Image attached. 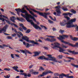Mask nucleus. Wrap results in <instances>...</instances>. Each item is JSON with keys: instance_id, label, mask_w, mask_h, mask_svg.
<instances>
[{"instance_id": "7", "label": "nucleus", "mask_w": 78, "mask_h": 78, "mask_svg": "<svg viewBox=\"0 0 78 78\" xmlns=\"http://www.w3.org/2000/svg\"><path fill=\"white\" fill-rule=\"evenodd\" d=\"M22 39H23V40H25L26 41L30 43H32L34 44H35L36 45H39V43L37 42H36L34 41L33 40H29V38L28 37H27L26 36H22L21 37Z\"/></svg>"}, {"instance_id": "31", "label": "nucleus", "mask_w": 78, "mask_h": 78, "mask_svg": "<svg viewBox=\"0 0 78 78\" xmlns=\"http://www.w3.org/2000/svg\"><path fill=\"white\" fill-rule=\"evenodd\" d=\"M40 26L42 28H44L45 30H47V28L45 26L42 25H40Z\"/></svg>"}, {"instance_id": "49", "label": "nucleus", "mask_w": 78, "mask_h": 78, "mask_svg": "<svg viewBox=\"0 0 78 78\" xmlns=\"http://www.w3.org/2000/svg\"><path fill=\"white\" fill-rule=\"evenodd\" d=\"M60 25H61V26H64L63 22L60 23Z\"/></svg>"}, {"instance_id": "63", "label": "nucleus", "mask_w": 78, "mask_h": 78, "mask_svg": "<svg viewBox=\"0 0 78 78\" xmlns=\"http://www.w3.org/2000/svg\"><path fill=\"white\" fill-rule=\"evenodd\" d=\"M59 57L60 59H61V58H62V55H59Z\"/></svg>"}, {"instance_id": "56", "label": "nucleus", "mask_w": 78, "mask_h": 78, "mask_svg": "<svg viewBox=\"0 0 78 78\" xmlns=\"http://www.w3.org/2000/svg\"><path fill=\"white\" fill-rule=\"evenodd\" d=\"M11 57H12V58H14V55L13 54H11Z\"/></svg>"}, {"instance_id": "51", "label": "nucleus", "mask_w": 78, "mask_h": 78, "mask_svg": "<svg viewBox=\"0 0 78 78\" xmlns=\"http://www.w3.org/2000/svg\"><path fill=\"white\" fill-rule=\"evenodd\" d=\"M2 16H3V17H4V18H5V19H7V20H9V19L8 18V17H7L6 16H4V15H3Z\"/></svg>"}, {"instance_id": "26", "label": "nucleus", "mask_w": 78, "mask_h": 78, "mask_svg": "<svg viewBox=\"0 0 78 78\" xmlns=\"http://www.w3.org/2000/svg\"><path fill=\"white\" fill-rule=\"evenodd\" d=\"M30 13L33 16H34V17H37V15H34L33 12L31 11H30Z\"/></svg>"}, {"instance_id": "12", "label": "nucleus", "mask_w": 78, "mask_h": 78, "mask_svg": "<svg viewBox=\"0 0 78 78\" xmlns=\"http://www.w3.org/2000/svg\"><path fill=\"white\" fill-rule=\"evenodd\" d=\"M8 28V25H5L4 27L2 28V29L0 30V33H2L3 32V31L4 32H5L6 30V29Z\"/></svg>"}, {"instance_id": "42", "label": "nucleus", "mask_w": 78, "mask_h": 78, "mask_svg": "<svg viewBox=\"0 0 78 78\" xmlns=\"http://www.w3.org/2000/svg\"><path fill=\"white\" fill-rule=\"evenodd\" d=\"M48 22H49V23H51V24L53 23V22L52 21H51V20H48Z\"/></svg>"}, {"instance_id": "47", "label": "nucleus", "mask_w": 78, "mask_h": 78, "mask_svg": "<svg viewBox=\"0 0 78 78\" xmlns=\"http://www.w3.org/2000/svg\"><path fill=\"white\" fill-rule=\"evenodd\" d=\"M30 31H30V30L29 29L26 31V33H30Z\"/></svg>"}, {"instance_id": "34", "label": "nucleus", "mask_w": 78, "mask_h": 78, "mask_svg": "<svg viewBox=\"0 0 78 78\" xmlns=\"http://www.w3.org/2000/svg\"><path fill=\"white\" fill-rule=\"evenodd\" d=\"M66 58H68V59H71L72 60H75V58H73L72 57H66Z\"/></svg>"}, {"instance_id": "35", "label": "nucleus", "mask_w": 78, "mask_h": 78, "mask_svg": "<svg viewBox=\"0 0 78 78\" xmlns=\"http://www.w3.org/2000/svg\"><path fill=\"white\" fill-rule=\"evenodd\" d=\"M67 51L68 52H69V53H74V51H72L69 49H68Z\"/></svg>"}, {"instance_id": "30", "label": "nucleus", "mask_w": 78, "mask_h": 78, "mask_svg": "<svg viewBox=\"0 0 78 78\" xmlns=\"http://www.w3.org/2000/svg\"><path fill=\"white\" fill-rule=\"evenodd\" d=\"M71 65H72V66H73V67H76V68H78V65H76L73 64H71Z\"/></svg>"}, {"instance_id": "5", "label": "nucleus", "mask_w": 78, "mask_h": 78, "mask_svg": "<svg viewBox=\"0 0 78 78\" xmlns=\"http://www.w3.org/2000/svg\"><path fill=\"white\" fill-rule=\"evenodd\" d=\"M29 9L30 10H31L32 11H33L35 12H37V13L39 15L44 17L45 19H47V15H50V13L49 12L48 13L41 12L39 11H36L34 9H33L30 8H29Z\"/></svg>"}, {"instance_id": "38", "label": "nucleus", "mask_w": 78, "mask_h": 78, "mask_svg": "<svg viewBox=\"0 0 78 78\" xmlns=\"http://www.w3.org/2000/svg\"><path fill=\"white\" fill-rule=\"evenodd\" d=\"M54 75L55 76H59V74L58 73H56L54 74Z\"/></svg>"}, {"instance_id": "23", "label": "nucleus", "mask_w": 78, "mask_h": 78, "mask_svg": "<svg viewBox=\"0 0 78 78\" xmlns=\"http://www.w3.org/2000/svg\"><path fill=\"white\" fill-rule=\"evenodd\" d=\"M72 40L73 41H76L77 40H78V38H76V37H72L71 38Z\"/></svg>"}, {"instance_id": "64", "label": "nucleus", "mask_w": 78, "mask_h": 78, "mask_svg": "<svg viewBox=\"0 0 78 78\" xmlns=\"http://www.w3.org/2000/svg\"><path fill=\"white\" fill-rule=\"evenodd\" d=\"M69 78H73V76H69Z\"/></svg>"}, {"instance_id": "39", "label": "nucleus", "mask_w": 78, "mask_h": 78, "mask_svg": "<svg viewBox=\"0 0 78 78\" xmlns=\"http://www.w3.org/2000/svg\"><path fill=\"white\" fill-rule=\"evenodd\" d=\"M61 46H62V47H63V48H67V47H68L67 46H66L63 44H62Z\"/></svg>"}, {"instance_id": "8", "label": "nucleus", "mask_w": 78, "mask_h": 78, "mask_svg": "<svg viewBox=\"0 0 78 78\" xmlns=\"http://www.w3.org/2000/svg\"><path fill=\"white\" fill-rule=\"evenodd\" d=\"M55 8H57V9L55 11L57 12V16H60V14H61V9H60L61 7L58 5L56 6L55 7Z\"/></svg>"}, {"instance_id": "1", "label": "nucleus", "mask_w": 78, "mask_h": 78, "mask_svg": "<svg viewBox=\"0 0 78 78\" xmlns=\"http://www.w3.org/2000/svg\"><path fill=\"white\" fill-rule=\"evenodd\" d=\"M25 8L23 7L22 9V11L24 12V13H25V15H24L22 13L21 14V15L22 16L24 17V18H25L26 19V20L28 22H30L31 25H33L34 27L36 28V30H38L39 29V30H42V28L39 26H38L37 24H35L34 22H33V21L32 20H30V17H31V16L30 14H28V13H27V11L25 10H24Z\"/></svg>"}, {"instance_id": "61", "label": "nucleus", "mask_w": 78, "mask_h": 78, "mask_svg": "<svg viewBox=\"0 0 78 78\" xmlns=\"http://www.w3.org/2000/svg\"><path fill=\"white\" fill-rule=\"evenodd\" d=\"M44 76V75H39L38 76V77H42V76Z\"/></svg>"}, {"instance_id": "60", "label": "nucleus", "mask_w": 78, "mask_h": 78, "mask_svg": "<svg viewBox=\"0 0 78 78\" xmlns=\"http://www.w3.org/2000/svg\"><path fill=\"white\" fill-rule=\"evenodd\" d=\"M20 24V26L22 27V28L24 27L23 24Z\"/></svg>"}, {"instance_id": "18", "label": "nucleus", "mask_w": 78, "mask_h": 78, "mask_svg": "<svg viewBox=\"0 0 78 78\" xmlns=\"http://www.w3.org/2000/svg\"><path fill=\"white\" fill-rule=\"evenodd\" d=\"M16 19L15 16H13L10 17V20L13 22L15 23L16 22L14 20H16Z\"/></svg>"}, {"instance_id": "41", "label": "nucleus", "mask_w": 78, "mask_h": 78, "mask_svg": "<svg viewBox=\"0 0 78 78\" xmlns=\"http://www.w3.org/2000/svg\"><path fill=\"white\" fill-rule=\"evenodd\" d=\"M7 38L8 39H12V37L11 36H7Z\"/></svg>"}, {"instance_id": "36", "label": "nucleus", "mask_w": 78, "mask_h": 78, "mask_svg": "<svg viewBox=\"0 0 78 78\" xmlns=\"http://www.w3.org/2000/svg\"><path fill=\"white\" fill-rule=\"evenodd\" d=\"M4 70H7V71H9L10 70H11V69L10 68H5Z\"/></svg>"}, {"instance_id": "45", "label": "nucleus", "mask_w": 78, "mask_h": 78, "mask_svg": "<svg viewBox=\"0 0 78 78\" xmlns=\"http://www.w3.org/2000/svg\"><path fill=\"white\" fill-rule=\"evenodd\" d=\"M22 27H19L18 28V29L20 31H23V29H22Z\"/></svg>"}, {"instance_id": "17", "label": "nucleus", "mask_w": 78, "mask_h": 78, "mask_svg": "<svg viewBox=\"0 0 78 78\" xmlns=\"http://www.w3.org/2000/svg\"><path fill=\"white\" fill-rule=\"evenodd\" d=\"M29 17L31 19H32L33 20L36 22L38 25H39L40 24V23L39 22L36 21V19H35L33 16H31V17Z\"/></svg>"}, {"instance_id": "10", "label": "nucleus", "mask_w": 78, "mask_h": 78, "mask_svg": "<svg viewBox=\"0 0 78 78\" xmlns=\"http://www.w3.org/2000/svg\"><path fill=\"white\" fill-rule=\"evenodd\" d=\"M23 43L24 45H25L27 48H29L30 47H32L33 46H34V44H29L28 43H26L25 41H23Z\"/></svg>"}, {"instance_id": "13", "label": "nucleus", "mask_w": 78, "mask_h": 78, "mask_svg": "<svg viewBox=\"0 0 78 78\" xmlns=\"http://www.w3.org/2000/svg\"><path fill=\"white\" fill-rule=\"evenodd\" d=\"M45 40L46 41H49V42H54V41H56V39L55 38H51V39H50L49 38H47L46 39H45Z\"/></svg>"}, {"instance_id": "16", "label": "nucleus", "mask_w": 78, "mask_h": 78, "mask_svg": "<svg viewBox=\"0 0 78 78\" xmlns=\"http://www.w3.org/2000/svg\"><path fill=\"white\" fill-rule=\"evenodd\" d=\"M48 73L53 74V72H51V71H48L47 72H44L42 74L46 75H47V74H48Z\"/></svg>"}, {"instance_id": "15", "label": "nucleus", "mask_w": 78, "mask_h": 78, "mask_svg": "<svg viewBox=\"0 0 78 78\" xmlns=\"http://www.w3.org/2000/svg\"><path fill=\"white\" fill-rule=\"evenodd\" d=\"M16 19L18 20H19V21H21V22H25V20H24L23 18L22 17H17Z\"/></svg>"}, {"instance_id": "4", "label": "nucleus", "mask_w": 78, "mask_h": 78, "mask_svg": "<svg viewBox=\"0 0 78 78\" xmlns=\"http://www.w3.org/2000/svg\"><path fill=\"white\" fill-rule=\"evenodd\" d=\"M54 44L55 45H54V44H53V43L51 44V45L52 46H53V47H52V48L53 49H56V48H59L60 49L59 50V51L60 52H63V51H66V50L64 49H63L61 47L59 46V45H60L59 43L58 42H55L54 43Z\"/></svg>"}, {"instance_id": "24", "label": "nucleus", "mask_w": 78, "mask_h": 78, "mask_svg": "<svg viewBox=\"0 0 78 78\" xmlns=\"http://www.w3.org/2000/svg\"><path fill=\"white\" fill-rule=\"evenodd\" d=\"M39 70L40 71H44L45 70V69L42 66H40L39 69Z\"/></svg>"}, {"instance_id": "29", "label": "nucleus", "mask_w": 78, "mask_h": 78, "mask_svg": "<svg viewBox=\"0 0 78 78\" xmlns=\"http://www.w3.org/2000/svg\"><path fill=\"white\" fill-rule=\"evenodd\" d=\"M71 12H73V14H76V12L73 9H72L71 10Z\"/></svg>"}, {"instance_id": "62", "label": "nucleus", "mask_w": 78, "mask_h": 78, "mask_svg": "<svg viewBox=\"0 0 78 78\" xmlns=\"http://www.w3.org/2000/svg\"><path fill=\"white\" fill-rule=\"evenodd\" d=\"M15 56H16L18 58H20V56H19V55L17 54H15Z\"/></svg>"}, {"instance_id": "59", "label": "nucleus", "mask_w": 78, "mask_h": 78, "mask_svg": "<svg viewBox=\"0 0 78 78\" xmlns=\"http://www.w3.org/2000/svg\"><path fill=\"white\" fill-rule=\"evenodd\" d=\"M44 48L45 50H48V48L47 47H44Z\"/></svg>"}, {"instance_id": "54", "label": "nucleus", "mask_w": 78, "mask_h": 78, "mask_svg": "<svg viewBox=\"0 0 78 78\" xmlns=\"http://www.w3.org/2000/svg\"><path fill=\"white\" fill-rule=\"evenodd\" d=\"M16 36V34H13L12 35V37H15V36Z\"/></svg>"}, {"instance_id": "11", "label": "nucleus", "mask_w": 78, "mask_h": 78, "mask_svg": "<svg viewBox=\"0 0 78 78\" xmlns=\"http://www.w3.org/2000/svg\"><path fill=\"white\" fill-rule=\"evenodd\" d=\"M4 47H9V48H10V49H12V50H13V48H12L11 47H10V46L9 45H6L5 44H3L2 46L0 45V48H4Z\"/></svg>"}, {"instance_id": "40", "label": "nucleus", "mask_w": 78, "mask_h": 78, "mask_svg": "<svg viewBox=\"0 0 78 78\" xmlns=\"http://www.w3.org/2000/svg\"><path fill=\"white\" fill-rule=\"evenodd\" d=\"M46 36H47V37H51V38H54V37H55L52 36L47 35Z\"/></svg>"}, {"instance_id": "14", "label": "nucleus", "mask_w": 78, "mask_h": 78, "mask_svg": "<svg viewBox=\"0 0 78 78\" xmlns=\"http://www.w3.org/2000/svg\"><path fill=\"white\" fill-rule=\"evenodd\" d=\"M15 10L17 11V13L18 15H20V14L19 13V12H21L22 13H24V12L23 11H22V9H15Z\"/></svg>"}, {"instance_id": "33", "label": "nucleus", "mask_w": 78, "mask_h": 78, "mask_svg": "<svg viewBox=\"0 0 78 78\" xmlns=\"http://www.w3.org/2000/svg\"><path fill=\"white\" fill-rule=\"evenodd\" d=\"M70 74H68L67 75H65L64 74V76H65V77H66V78H69V75Z\"/></svg>"}, {"instance_id": "9", "label": "nucleus", "mask_w": 78, "mask_h": 78, "mask_svg": "<svg viewBox=\"0 0 78 78\" xmlns=\"http://www.w3.org/2000/svg\"><path fill=\"white\" fill-rule=\"evenodd\" d=\"M20 51L21 52V53H25L26 56H27V53L30 54V55H32V53L29 51L28 50H27L26 49H25L24 50H21Z\"/></svg>"}, {"instance_id": "43", "label": "nucleus", "mask_w": 78, "mask_h": 78, "mask_svg": "<svg viewBox=\"0 0 78 78\" xmlns=\"http://www.w3.org/2000/svg\"><path fill=\"white\" fill-rule=\"evenodd\" d=\"M33 74H34V75H38V74H39V72H34Z\"/></svg>"}, {"instance_id": "20", "label": "nucleus", "mask_w": 78, "mask_h": 78, "mask_svg": "<svg viewBox=\"0 0 78 78\" xmlns=\"http://www.w3.org/2000/svg\"><path fill=\"white\" fill-rule=\"evenodd\" d=\"M12 69H14L15 71H16V72H19V70L17 69H18V67H17V66H15L12 67Z\"/></svg>"}, {"instance_id": "53", "label": "nucleus", "mask_w": 78, "mask_h": 78, "mask_svg": "<svg viewBox=\"0 0 78 78\" xmlns=\"http://www.w3.org/2000/svg\"><path fill=\"white\" fill-rule=\"evenodd\" d=\"M23 29V30H25L26 31V30H27V28H26V27H23L22 28Z\"/></svg>"}, {"instance_id": "27", "label": "nucleus", "mask_w": 78, "mask_h": 78, "mask_svg": "<svg viewBox=\"0 0 78 78\" xmlns=\"http://www.w3.org/2000/svg\"><path fill=\"white\" fill-rule=\"evenodd\" d=\"M64 76V74L62 73L61 74L59 75V78H63Z\"/></svg>"}, {"instance_id": "32", "label": "nucleus", "mask_w": 78, "mask_h": 78, "mask_svg": "<svg viewBox=\"0 0 78 78\" xmlns=\"http://www.w3.org/2000/svg\"><path fill=\"white\" fill-rule=\"evenodd\" d=\"M64 17H65V19H66L67 20H70V18L69 17H68L66 16H64Z\"/></svg>"}, {"instance_id": "50", "label": "nucleus", "mask_w": 78, "mask_h": 78, "mask_svg": "<svg viewBox=\"0 0 78 78\" xmlns=\"http://www.w3.org/2000/svg\"><path fill=\"white\" fill-rule=\"evenodd\" d=\"M16 34L18 37H19L20 38V37H21V36H20L21 35L20 34V35L19 34V33H17Z\"/></svg>"}, {"instance_id": "28", "label": "nucleus", "mask_w": 78, "mask_h": 78, "mask_svg": "<svg viewBox=\"0 0 78 78\" xmlns=\"http://www.w3.org/2000/svg\"><path fill=\"white\" fill-rule=\"evenodd\" d=\"M62 10H63L64 11H68V9H67V8H65L63 7L62 8Z\"/></svg>"}, {"instance_id": "48", "label": "nucleus", "mask_w": 78, "mask_h": 78, "mask_svg": "<svg viewBox=\"0 0 78 78\" xmlns=\"http://www.w3.org/2000/svg\"><path fill=\"white\" fill-rule=\"evenodd\" d=\"M0 20H2V22H5V19H4V18H0Z\"/></svg>"}, {"instance_id": "19", "label": "nucleus", "mask_w": 78, "mask_h": 78, "mask_svg": "<svg viewBox=\"0 0 78 78\" xmlns=\"http://www.w3.org/2000/svg\"><path fill=\"white\" fill-rule=\"evenodd\" d=\"M63 16H68L69 15V16L70 17H71L70 16H72V15H73V14L68 12L67 13H64L63 14Z\"/></svg>"}, {"instance_id": "21", "label": "nucleus", "mask_w": 78, "mask_h": 78, "mask_svg": "<svg viewBox=\"0 0 78 78\" xmlns=\"http://www.w3.org/2000/svg\"><path fill=\"white\" fill-rule=\"evenodd\" d=\"M41 53V52H34V55H33V56H38Z\"/></svg>"}, {"instance_id": "37", "label": "nucleus", "mask_w": 78, "mask_h": 78, "mask_svg": "<svg viewBox=\"0 0 78 78\" xmlns=\"http://www.w3.org/2000/svg\"><path fill=\"white\" fill-rule=\"evenodd\" d=\"M10 77V75L9 74L7 75V76H4V78H9Z\"/></svg>"}, {"instance_id": "3", "label": "nucleus", "mask_w": 78, "mask_h": 78, "mask_svg": "<svg viewBox=\"0 0 78 78\" xmlns=\"http://www.w3.org/2000/svg\"><path fill=\"white\" fill-rule=\"evenodd\" d=\"M47 56H48V58H45L44 56H41L39 57V58H38V59H45V60H50L51 61H52L54 62H57L58 61L56 60V58L54 57H52L51 55H48Z\"/></svg>"}, {"instance_id": "25", "label": "nucleus", "mask_w": 78, "mask_h": 78, "mask_svg": "<svg viewBox=\"0 0 78 78\" xmlns=\"http://www.w3.org/2000/svg\"><path fill=\"white\" fill-rule=\"evenodd\" d=\"M62 22L63 23V24L64 25V26L66 25V27H67V24L68 23V22H67V21H66V20H64Z\"/></svg>"}, {"instance_id": "2", "label": "nucleus", "mask_w": 78, "mask_h": 78, "mask_svg": "<svg viewBox=\"0 0 78 78\" xmlns=\"http://www.w3.org/2000/svg\"><path fill=\"white\" fill-rule=\"evenodd\" d=\"M59 37H57V39H59V40H60V41H61V42H62V43L65 44H68L69 45L71 46V47H78V42L76 43L75 45H73L70 44L69 42H66L64 40H62L64 39L65 37H68V36L63 35L62 36L59 35Z\"/></svg>"}, {"instance_id": "57", "label": "nucleus", "mask_w": 78, "mask_h": 78, "mask_svg": "<svg viewBox=\"0 0 78 78\" xmlns=\"http://www.w3.org/2000/svg\"><path fill=\"white\" fill-rule=\"evenodd\" d=\"M49 17L50 18V19H51V20H54V19H53V18L51 17V16H49Z\"/></svg>"}, {"instance_id": "55", "label": "nucleus", "mask_w": 78, "mask_h": 78, "mask_svg": "<svg viewBox=\"0 0 78 78\" xmlns=\"http://www.w3.org/2000/svg\"><path fill=\"white\" fill-rule=\"evenodd\" d=\"M30 71L31 73H33V69H30Z\"/></svg>"}, {"instance_id": "44", "label": "nucleus", "mask_w": 78, "mask_h": 78, "mask_svg": "<svg viewBox=\"0 0 78 78\" xmlns=\"http://www.w3.org/2000/svg\"><path fill=\"white\" fill-rule=\"evenodd\" d=\"M64 32V30H60L59 33H61V34H62Z\"/></svg>"}, {"instance_id": "6", "label": "nucleus", "mask_w": 78, "mask_h": 78, "mask_svg": "<svg viewBox=\"0 0 78 78\" xmlns=\"http://www.w3.org/2000/svg\"><path fill=\"white\" fill-rule=\"evenodd\" d=\"M76 21V19H71L70 21L68 22L67 23V28H71L72 27H75L77 26V25H74L73 24V22H75Z\"/></svg>"}, {"instance_id": "58", "label": "nucleus", "mask_w": 78, "mask_h": 78, "mask_svg": "<svg viewBox=\"0 0 78 78\" xmlns=\"http://www.w3.org/2000/svg\"><path fill=\"white\" fill-rule=\"evenodd\" d=\"M15 27H16V28H18L19 27L18 26H17V25L16 24H14V26Z\"/></svg>"}, {"instance_id": "52", "label": "nucleus", "mask_w": 78, "mask_h": 78, "mask_svg": "<svg viewBox=\"0 0 78 78\" xmlns=\"http://www.w3.org/2000/svg\"><path fill=\"white\" fill-rule=\"evenodd\" d=\"M5 21H6V22L7 23H8V24H10V22L9 21L5 20Z\"/></svg>"}, {"instance_id": "22", "label": "nucleus", "mask_w": 78, "mask_h": 78, "mask_svg": "<svg viewBox=\"0 0 78 78\" xmlns=\"http://www.w3.org/2000/svg\"><path fill=\"white\" fill-rule=\"evenodd\" d=\"M14 31L16 33V34H17V33H18V34H20V35H21V36H23V34H22V33L20 32H17V31L16 30V29H15L14 30Z\"/></svg>"}, {"instance_id": "46", "label": "nucleus", "mask_w": 78, "mask_h": 78, "mask_svg": "<svg viewBox=\"0 0 78 78\" xmlns=\"http://www.w3.org/2000/svg\"><path fill=\"white\" fill-rule=\"evenodd\" d=\"M24 7L26 8V9L27 10V11H29V12H30V11H30L29 9H28V8H27V6H26L24 5Z\"/></svg>"}]
</instances>
